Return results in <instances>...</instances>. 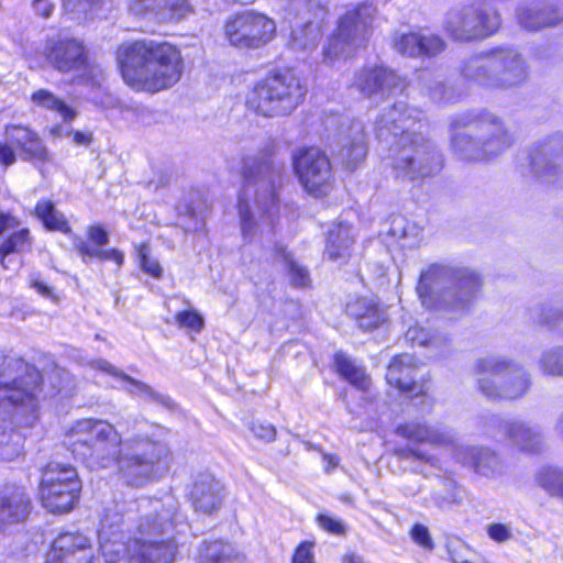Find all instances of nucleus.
<instances>
[{
  "mask_svg": "<svg viewBox=\"0 0 563 563\" xmlns=\"http://www.w3.org/2000/svg\"><path fill=\"white\" fill-rule=\"evenodd\" d=\"M321 36V23L319 21H308L291 31L289 44L297 51L312 49L318 45Z\"/></svg>",
  "mask_w": 563,
  "mask_h": 563,
  "instance_id": "4c0bfd02",
  "label": "nucleus"
},
{
  "mask_svg": "<svg viewBox=\"0 0 563 563\" xmlns=\"http://www.w3.org/2000/svg\"><path fill=\"white\" fill-rule=\"evenodd\" d=\"M198 563H243V559L232 544L216 540L202 543Z\"/></svg>",
  "mask_w": 563,
  "mask_h": 563,
  "instance_id": "c9c22d12",
  "label": "nucleus"
},
{
  "mask_svg": "<svg viewBox=\"0 0 563 563\" xmlns=\"http://www.w3.org/2000/svg\"><path fill=\"white\" fill-rule=\"evenodd\" d=\"M432 499L434 504L440 508H445L451 505H459L463 500L462 490L455 485L450 484L448 488V493L443 494L441 492H434L432 495Z\"/></svg>",
  "mask_w": 563,
  "mask_h": 563,
  "instance_id": "603ef678",
  "label": "nucleus"
},
{
  "mask_svg": "<svg viewBox=\"0 0 563 563\" xmlns=\"http://www.w3.org/2000/svg\"><path fill=\"white\" fill-rule=\"evenodd\" d=\"M461 71L465 79L488 89L515 88L528 78L527 62L514 46H496L472 56Z\"/></svg>",
  "mask_w": 563,
  "mask_h": 563,
  "instance_id": "6e6552de",
  "label": "nucleus"
},
{
  "mask_svg": "<svg viewBox=\"0 0 563 563\" xmlns=\"http://www.w3.org/2000/svg\"><path fill=\"white\" fill-rule=\"evenodd\" d=\"M334 365L336 372L342 375L350 384L361 390L368 389L371 385V378L365 373V369L356 365L345 353H335Z\"/></svg>",
  "mask_w": 563,
  "mask_h": 563,
  "instance_id": "e433bc0d",
  "label": "nucleus"
},
{
  "mask_svg": "<svg viewBox=\"0 0 563 563\" xmlns=\"http://www.w3.org/2000/svg\"><path fill=\"white\" fill-rule=\"evenodd\" d=\"M353 244L352 227L339 223L328 232L325 255L331 261L345 260L351 254Z\"/></svg>",
  "mask_w": 563,
  "mask_h": 563,
  "instance_id": "72a5a7b5",
  "label": "nucleus"
},
{
  "mask_svg": "<svg viewBox=\"0 0 563 563\" xmlns=\"http://www.w3.org/2000/svg\"><path fill=\"white\" fill-rule=\"evenodd\" d=\"M128 519L133 537L126 541V555L132 563H174L178 545L173 531L185 527V516L174 496L163 499L141 497L128 500Z\"/></svg>",
  "mask_w": 563,
  "mask_h": 563,
  "instance_id": "20e7f679",
  "label": "nucleus"
},
{
  "mask_svg": "<svg viewBox=\"0 0 563 563\" xmlns=\"http://www.w3.org/2000/svg\"><path fill=\"white\" fill-rule=\"evenodd\" d=\"M336 156L347 169H355L367 153L365 128L360 120L344 118L338 129Z\"/></svg>",
  "mask_w": 563,
  "mask_h": 563,
  "instance_id": "5701e85b",
  "label": "nucleus"
},
{
  "mask_svg": "<svg viewBox=\"0 0 563 563\" xmlns=\"http://www.w3.org/2000/svg\"><path fill=\"white\" fill-rule=\"evenodd\" d=\"M89 366L96 371L103 372L110 376L121 379L124 383L123 389L134 397L147 402H155L168 409L174 406L169 396L161 394L146 383L126 375L123 371L117 368L103 358L92 360L89 362Z\"/></svg>",
  "mask_w": 563,
  "mask_h": 563,
  "instance_id": "393cba45",
  "label": "nucleus"
},
{
  "mask_svg": "<svg viewBox=\"0 0 563 563\" xmlns=\"http://www.w3.org/2000/svg\"><path fill=\"white\" fill-rule=\"evenodd\" d=\"M64 8L74 13L87 14L97 7L101 0H62Z\"/></svg>",
  "mask_w": 563,
  "mask_h": 563,
  "instance_id": "bf43d9fd",
  "label": "nucleus"
},
{
  "mask_svg": "<svg viewBox=\"0 0 563 563\" xmlns=\"http://www.w3.org/2000/svg\"><path fill=\"white\" fill-rule=\"evenodd\" d=\"M119 60L124 81L134 89L157 92L181 76V56L169 43L135 41L122 46Z\"/></svg>",
  "mask_w": 563,
  "mask_h": 563,
  "instance_id": "39448f33",
  "label": "nucleus"
},
{
  "mask_svg": "<svg viewBox=\"0 0 563 563\" xmlns=\"http://www.w3.org/2000/svg\"><path fill=\"white\" fill-rule=\"evenodd\" d=\"M47 60L59 73H78L81 80L98 84L102 78L99 66L88 60L85 46L76 38H60L47 47Z\"/></svg>",
  "mask_w": 563,
  "mask_h": 563,
  "instance_id": "f3484780",
  "label": "nucleus"
},
{
  "mask_svg": "<svg viewBox=\"0 0 563 563\" xmlns=\"http://www.w3.org/2000/svg\"><path fill=\"white\" fill-rule=\"evenodd\" d=\"M16 162V154L7 140H0V165L8 168Z\"/></svg>",
  "mask_w": 563,
  "mask_h": 563,
  "instance_id": "680f3d73",
  "label": "nucleus"
},
{
  "mask_svg": "<svg viewBox=\"0 0 563 563\" xmlns=\"http://www.w3.org/2000/svg\"><path fill=\"white\" fill-rule=\"evenodd\" d=\"M537 366L545 376L563 378V345H554L543 350L538 358Z\"/></svg>",
  "mask_w": 563,
  "mask_h": 563,
  "instance_id": "ea45409f",
  "label": "nucleus"
},
{
  "mask_svg": "<svg viewBox=\"0 0 563 563\" xmlns=\"http://www.w3.org/2000/svg\"><path fill=\"white\" fill-rule=\"evenodd\" d=\"M23 448V439L19 432L11 430L0 441V461H12L18 457Z\"/></svg>",
  "mask_w": 563,
  "mask_h": 563,
  "instance_id": "09e8293b",
  "label": "nucleus"
},
{
  "mask_svg": "<svg viewBox=\"0 0 563 563\" xmlns=\"http://www.w3.org/2000/svg\"><path fill=\"white\" fill-rule=\"evenodd\" d=\"M31 100L37 107L56 111L65 121H70L76 117V112L49 90L40 89L33 92Z\"/></svg>",
  "mask_w": 563,
  "mask_h": 563,
  "instance_id": "79ce46f5",
  "label": "nucleus"
},
{
  "mask_svg": "<svg viewBox=\"0 0 563 563\" xmlns=\"http://www.w3.org/2000/svg\"><path fill=\"white\" fill-rule=\"evenodd\" d=\"M146 421L126 417L117 426L102 419L78 420L66 433L64 444L90 470L117 466L121 478L131 486L150 482L156 465L167 455L165 443L142 432Z\"/></svg>",
  "mask_w": 563,
  "mask_h": 563,
  "instance_id": "f257e3e1",
  "label": "nucleus"
},
{
  "mask_svg": "<svg viewBox=\"0 0 563 563\" xmlns=\"http://www.w3.org/2000/svg\"><path fill=\"white\" fill-rule=\"evenodd\" d=\"M481 287L475 271L434 263L421 272L417 292L426 308L457 318L470 310Z\"/></svg>",
  "mask_w": 563,
  "mask_h": 563,
  "instance_id": "423d86ee",
  "label": "nucleus"
},
{
  "mask_svg": "<svg viewBox=\"0 0 563 563\" xmlns=\"http://www.w3.org/2000/svg\"><path fill=\"white\" fill-rule=\"evenodd\" d=\"M426 126L424 113L404 101L386 109L375 122L376 137L388 146L394 176L401 181H421L442 169V155L423 134Z\"/></svg>",
  "mask_w": 563,
  "mask_h": 563,
  "instance_id": "f03ea898",
  "label": "nucleus"
},
{
  "mask_svg": "<svg viewBox=\"0 0 563 563\" xmlns=\"http://www.w3.org/2000/svg\"><path fill=\"white\" fill-rule=\"evenodd\" d=\"M376 8L372 3H361L340 19L336 32L323 48L324 60L332 63L350 57L356 48L363 46L369 34Z\"/></svg>",
  "mask_w": 563,
  "mask_h": 563,
  "instance_id": "f8f14e48",
  "label": "nucleus"
},
{
  "mask_svg": "<svg viewBox=\"0 0 563 563\" xmlns=\"http://www.w3.org/2000/svg\"><path fill=\"white\" fill-rule=\"evenodd\" d=\"M32 509V501L23 487L5 485L0 492V527L24 521Z\"/></svg>",
  "mask_w": 563,
  "mask_h": 563,
  "instance_id": "cd10ccee",
  "label": "nucleus"
},
{
  "mask_svg": "<svg viewBox=\"0 0 563 563\" xmlns=\"http://www.w3.org/2000/svg\"><path fill=\"white\" fill-rule=\"evenodd\" d=\"M420 228L404 216H395L391 219L388 234L398 241L404 242V246L416 244L420 235Z\"/></svg>",
  "mask_w": 563,
  "mask_h": 563,
  "instance_id": "37998d69",
  "label": "nucleus"
},
{
  "mask_svg": "<svg viewBox=\"0 0 563 563\" xmlns=\"http://www.w3.org/2000/svg\"><path fill=\"white\" fill-rule=\"evenodd\" d=\"M346 312L353 317L363 330H372L385 321V312L369 298H357L347 303Z\"/></svg>",
  "mask_w": 563,
  "mask_h": 563,
  "instance_id": "473e14b6",
  "label": "nucleus"
},
{
  "mask_svg": "<svg viewBox=\"0 0 563 563\" xmlns=\"http://www.w3.org/2000/svg\"><path fill=\"white\" fill-rule=\"evenodd\" d=\"M129 12L135 16L144 18L153 15L158 19L161 0H126Z\"/></svg>",
  "mask_w": 563,
  "mask_h": 563,
  "instance_id": "3c124183",
  "label": "nucleus"
},
{
  "mask_svg": "<svg viewBox=\"0 0 563 563\" xmlns=\"http://www.w3.org/2000/svg\"><path fill=\"white\" fill-rule=\"evenodd\" d=\"M223 32L230 45L241 49H256L274 38L276 24L267 15L247 10L229 18Z\"/></svg>",
  "mask_w": 563,
  "mask_h": 563,
  "instance_id": "ddd939ff",
  "label": "nucleus"
},
{
  "mask_svg": "<svg viewBox=\"0 0 563 563\" xmlns=\"http://www.w3.org/2000/svg\"><path fill=\"white\" fill-rule=\"evenodd\" d=\"M530 167L541 181L563 185V133L555 132L533 143Z\"/></svg>",
  "mask_w": 563,
  "mask_h": 563,
  "instance_id": "aec40b11",
  "label": "nucleus"
},
{
  "mask_svg": "<svg viewBox=\"0 0 563 563\" xmlns=\"http://www.w3.org/2000/svg\"><path fill=\"white\" fill-rule=\"evenodd\" d=\"M451 130L452 151L464 161L489 159L512 144L503 120L486 110L456 115L451 122Z\"/></svg>",
  "mask_w": 563,
  "mask_h": 563,
  "instance_id": "0eeeda50",
  "label": "nucleus"
},
{
  "mask_svg": "<svg viewBox=\"0 0 563 563\" xmlns=\"http://www.w3.org/2000/svg\"><path fill=\"white\" fill-rule=\"evenodd\" d=\"M32 239L29 229H21L11 233L0 244V263L9 269L16 267V260L11 257L14 254H22L31 250Z\"/></svg>",
  "mask_w": 563,
  "mask_h": 563,
  "instance_id": "f704fd0d",
  "label": "nucleus"
},
{
  "mask_svg": "<svg viewBox=\"0 0 563 563\" xmlns=\"http://www.w3.org/2000/svg\"><path fill=\"white\" fill-rule=\"evenodd\" d=\"M294 170L303 188L314 197L327 196L333 184L328 156L317 147L301 148L292 156Z\"/></svg>",
  "mask_w": 563,
  "mask_h": 563,
  "instance_id": "dca6fc26",
  "label": "nucleus"
},
{
  "mask_svg": "<svg viewBox=\"0 0 563 563\" xmlns=\"http://www.w3.org/2000/svg\"><path fill=\"white\" fill-rule=\"evenodd\" d=\"M351 87L364 98L377 102L401 92L406 84L405 79L391 68L374 65L357 70L353 76Z\"/></svg>",
  "mask_w": 563,
  "mask_h": 563,
  "instance_id": "412c9836",
  "label": "nucleus"
},
{
  "mask_svg": "<svg viewBox=\"0 0 563 563\" xmlns=\"http://www.w3.org/2000/svg\"><path fill=\"white\" fill-rule=\"evenodd\" d=\"M19 227V221L10 213L0 212V236Z\"/></svg>",
  "mask_w": 563,
  "mask_h": 563,
  "instance_id": "774afa93",
  "label": "nucleus"
},
{
  "mask_svg": "<svg viewBox=\"0 0 563 563\" xmlns=\"http://www.w3.org/2000/svg\"><path fill=\"white\" fill-rule=\"evenodd\" d=\"M66 489L64 488V485L60 484V485H57V488H56V496H54L53 498V505L52 506H44L49 512H53V514H64V512H67L69 511L70 509H73L74 505H68V506H60L59 507V496L62 494H64Z\"/></svg>",
  "mask_w": 563,
  "mask_h": 563,
  "instance_id": "338daca9",
  "label": "nucleus"
},
{
  "mask_svg": "<svg viewBox=\"0 0 563 563\" xmlns=\"http://www.w3.org/2000/svg\"><path fill=\"white\" fill-rule=\"evenodd\" d=\"M394 47L409 57H433L442 53L446 44L438 34L418 31L400 35L395 40Z\"/></svg>",
  "mask_w": 563,
  "mask_h": 563,
  "instance_id": "bb28decb",
  "label": "nucleus"
},
{
  "mask_svg": "<svg viewBox=\"0 0 563 563\" xmlns=\"http://www.w3.org/2000/svg\"><path fill=\"white\" fill-rule=\"evenodd\" d=\"M276 144L268 140L256 154L242 159L243 186L238 209L241 231L245 240H252L258 229L273 233L279 212V194L284 178V162L278 159Z\"/></svg>",
  "mask_w": 563,
  "mask_h": 563,
  "instance_id": "7ed1b4c3",
  "label": "nucleus"
},
{
  "mask_svg": "<svg viewBox=\"0 0 563 563\" xmlns=\"http://www.w3.org/2000/svg\"><path fill=\"white\" fill-rule=\"evenodd\" d=\"M57 555L67 558V555H77L81 562L92 560V549L90 539L78 531L60 532L52 544L48 556Z\"/></svg>",
  "mask_w": 563,
  "mask_h": 563,
  "instance_id": "2f4dec72",
  "label": "nucleus"
},
{
  "mask_svg": "<svg viewBox=\"0 0 563 563\" xmlns=\"http://www.w3.org/2000/svg\"><path fill=\"white\" fill-rule=\"evenodd\" d=\"M406 339L412 344L433 349L439 353L451 343L448 335L419 325L410 327L406 332Z\"/></svg>",
  "mask_w": 563,
  "mask_h": 563,
  "instance_id": "58836bf2",
  "label": "nucleus"
},
{
  "mask_svg": "<svg viewBox=\"0 0 563 563\" xmlns=\"http://www.w3.org/2000/svg\"><path fill=\"white\" fill-rule=\"evenodd\" d=\"M253 434L265 442H272L276 438V429L271 423L256 422L251 428Z\"/></svg>",
  "mask_w": 563,
  "mask_h": 563,
  "instance_id": "052dcab7",
  "label": "nucleus"
},
{
  "mask_svg": "<svg viewBox=\"0 0 563 563\" xmlns=\"http://www.w3.org/2000/svg\"><path fill=\"white\" fill-rule=\"evenodd\" d=\"M307 89L291 71L260 80L246 96V107L267 118L288 115L303 101Z\"/></svg>",
  "mask_w": 563,
  "mask_h": 563,
  "instance_id": "1a4fd4ad",
  "label": "nucleus"
},
{
  "mask_svg": "<svg viewBox=\"0 0 563 563\" xmlns=\"http://www.w3.org/2000/svg\"><path fill=\"white\" fill-rule=\"evenodd\" d=\"M530 316L538 324L563 331V310L542 303L532 308Z\"/></svg>",
  "mask_w": 563,
  "mask_h": 563,
  "instance_id": "c03bdc74",
  "label": "nucleus"
},
{
  "mask_svg": "<svg viewBox=\"0 0 563 563\" xmlns=\"http://www.w3.org/2000/svg\"><path fill=\"white\" fill-rule=\"evenodd\" d=\"M500 22V15L496 11L478 10L474 5H457L446 13L444 29L453 40L468 42L494 34Z\"/></svg>",
  "mask_w": 563,
  "mask_h": 563,
  "instance_id": "4468645a",
  "label": "nucleus"
},
{
  "mask_svg": "<svg viewBox=\"0 0 563 563\" xmlns=\"http://www.w3.org/2000/svg\"><path fill=\"white\" fill-rule=\"evenodd\" d=\"M76 250L81 256L84 262H87L91 258H98L100 254V247L99 246H90L85 241H80L76 244Z\"/></svg>",
  "mask_w": 563,
  "mask_h": 563,
  "instance_id": "69168bd1",
  "label": "nucleus"
},
{
  "mask_svg": "<svg viewBox=\"0 0 563 563\" xmlns=\"http://www.w3.org/2000/svg\"><path fill=\"white\" fill-rule=\"evenodd\" d=\"M161 10L158 20L180 21L194 13V8L189 0H161Z\"/></svg>",
  "mask_w": 563,
  "mask_h": 563,
  "instance_id": "a18cd8bd",
  "label": "nucleus"
},
{
  "mask_svg": "<svg viewBox=\"0 0 563 563\" xmlns=\"http://www.w3.org/2000/svg\"><path fill=\"white\" fill-rule=\"evenodd\" d=\"M128 500L114 503L104 509L100 520L99 543L101 554L107 563H118L126 554L124 533H132V522L128 519Z\"/></svg>",
  "mask_w": 563,
  "mask_h": 563,
  "instance_id": "a211bd4d",
  "label": "nucleus"
},
{
  "mask_svg": "<svg viewBox=\"0 0 563 563\" xmlns=\"http://www.w3.org/2000/svg\"><path fill=\"white\" fill-rule=\"evenodd\" d=\"M317 521L322 529L332 534L341 536L345 533V525L338 518L328 515H319Z\"/></svg>",
  "mask_w": 563,
  "mask_h": 563,
  "instance_id": "4d7b16f0",
  "label": "nucleus"
},
{
  "mask_svg": "<svg viewBox=\"0 0 563 563\" xmlns=\"http://www.w3.org/2000/svg\"><path fill=\"white\" fill-rule=\"evenodd\" d=\"M410 536L412 540L426 550H432L434 547L433 540L429 532V529L420 523H416L411 530Z\"/></svg>",
  "mask_w": 563,
  "mask_h": 563,
  "instance_id": "5fc2aeb1",
  "label": "nucleus"
},
{
  "mask_svg": "<svg viewBox=\"0 0 563 563\" xmlns=\"http://www.w3.org/2000/svg\"><path fill=\"white\" fill-rule=\"evenodd\" d=\"M488 537L496 542H506L512 539L511 528L504 523H490L487 526Z\"/></svg>",
  "mask_w": 563,
  "mask_h": 563,
  "instance_id": "13d9d810",
  "label": "nucleus"
},
{
  "mask_svg": "<svg viewBox=\"0 0 563 563\" xmlns=\"http://www.w3.org/2000/svg\"><path fill=\"white\" fill-rule=\"evenodd\" d=\"M64 485L66 489L59 496V507L75 505L81 488L76 468L69 464L57 462L48 463L42 473L40 496L43 506H52L53 498L56 496L57 485Z\"/></svg>",
  "mask_w": 563,
  "mask_h": 563,
  "instance_id": "4be33fe9",
  "label": "nucleus"
},
{
  "mask_svg": "<svg viewBox=\"0 0 563 563\" xmlns=\"http://www.w3.org/2000/svg\"><path fill=\"white\" fill-rule=\"evenodd\" d=\"M88 238L99 247L109 242V235L101 225H91L88 230Z\"/></svg>",
  "mask_w": 563,
  "mask_h": 563,
  "instance_id": "0e129e2a",
  "label": "nucleus"
},
{
  "mask_svg": "<svg viewBox=\"0 0 563 563\" xmlns=\"http://www.w3.org/2000/svg\"><path fill=\"white\" fill-rule=\"evenodd\" d=\"M479 390L489 399H516L531 385L530 374L522 366L499 355H487L475 363Z\"/></svg>",
  "mask_w": 563,
  "mask_h": 563,
  "instance_id": "9d476101",
  "label": "nucleus"
},
{
  "mask_svg": "<svg viewBox=\"0 0 563 563\" xmlns=\"http://www.w3.org/2000/svg\"><path fill=\"white\" fill-rule=\"evenodd\" d=\"M139 255L141 258L142 269L155 278H161L163 273L161 264L158 263V261L150 256L148 247L146 245H141V247L139 249Z\"/></svg>",
  "mask_w": 563,
  "mask_h": 563,
  "instance_id": "864d4df0",
  "label": "nucleus"
},
{
  "mask_svg": "<svg viewBox=\"0 0 563 563\" xmlns=\"http://www.w3.org/2000/svg\"><path fill=\"white\" fill-rule=\"evenodd\" d=\"M285 266L289 282L295 287H306L310 284L309 272L299 265L290 254H284Z\"/></svg>",
  "mask_w": 563,
  "mask_h": 563,
  "instance_id": "8fccbe9b",
  "label": "nucleus"
},
{
  "mask_svg": "<svg viewBox=\"0 0 563 563\" xmlns=\"http://www.w3.org/2000/svg\"><path fill=\"white\" fill-rule=\"evenodd\" d=\"M454 456L463 465L486 477H493L503 472L499 456L485 448L459 445L455 446Z\"/></svg>",
  "mask_w": 563,
  "mask_h": 563,
  "instance_id": "7c9ffc66",
  "label": "nucleus"
},
{
  "mask_svg": "<svg viewBox=\"0 0 563 563\" xmlns=\"http://www.w3.org/2000/svg\"><path fill=\"white\" fill-rule=\"evenodd\" d=\"M35 213L49 230L68 232L70 230L65 216L58 211L49 200H41L36 203Z\"/></svg>",
  "mask_w": 563,
  "mask_h": 563,
  "instance_id": "a19ab883",
  "label": "nucleus"
},
{
  "mask_svg": "<svg viewBox=\"0 0 563 563\" xmlns=\"http://www.w3.org/2000/svg\"><path fill=\"white\" fill-rule=\"evenodd\" d=\"M175 319L180 327H185L197 332H199L203 325L202 318L197 312L194 311L178 312Z\"/></svg>",
  "mask_w": 563,
  "mask_h": 563,
  "instance_id": "6e6d98bb",
  "label": "nucleus"
},
{
  "mask_svg": "<svg viewBox=\"0 0 563 563\" xmlns=\"http://www.w3.org/2000/svg\"><path fill=\"white\" fill-rule=\"evenodd\" d=\"M539 485L551 496L563 500V471L558 468H544L538 475Z\"/></svg>",
  "mask_w": 563,
  "mask_h": 563,
  "instance_id": "de8ad7c7",
  "label": "nucleus"
},
{
  "mask_svg": "<svg viewBox=\"0 0 563 563\" xmlns=\"http://www.w3.org/2000/svg\"><path fill=\"white\" fill-rule=\"evenodd\" d=\"M312 544L303 542L298 545L292 556V563H313Z\"/></svg>",
  "mask_w": 563,
  "mask_h": 563,
  "instance_id": "e2e57ef3",
  "label": "nucleus"
},
{
  "mask_svg": "<svg viewBox=\"0 0 563 563\" xmlns=\"http://www.w3.org/2000/svg\"><path fill=\"white\" fill-rule=\"evenodd\" d=\"M5 140L20 153L23 161L44 163L49 161V153L36 132L26 125L7 124L4 126Z\"/></svg>",
  "mask_w": 563,
  "mask_h": 563,
  "instance_id": "a878e982",
  "label": "nucleus"
},
{
  "mask_svg": "<svg viewBox=\"0 0 563 563\" xmlns=\"http://www.w3.org/2000/svg\"><path fill=\"white\" fill-rule=\"evenodd\" d=\"M419 84L434 101L440 102L451 99V89L442 80L434 78L428 71H423L419 76Z\"/></svg>",
  "mask_w": 563,
  "mask_h": 563,
  "instance_id": "49530a36",
  "label": "nucleus"
},
{
  "mask_svg": "<svg viewBox=\"0 0 563 563\" xmlns=\"http://www.w3.org/2000/svg\"><path fill=\"white\" fill-rule=\"evenodd\" d=\"M190 499L196 511L210 515L222 505L223 486L212 474L201 473L194 482Z\"/></svg>",
  "mask_w": 563,
  "mask_h": 563,
  "instance_id": "c85d7f7f",
  "label": "nucleus"
},
{
  "mask_svg": "<svg viewBox=\"0 0 563 563\" xmlns=\"http://www.w3.org/2000/svg\"><path fill=\"white\" fill-rule=\"evenodd\" d=\"M415 371L416 364L411 354L397 355L387 367L386 380L390 386L408 393L411 397L422 395L426 391L422 385L415 382Z\"/></svg>",
  "mask_w": 563,
  "mask_h": 563,
  "instance_id": "c756f323",
  "label": "nucleus"
},
{
  "mask_svg": "<svg viewBox=\"0 0 563 563\" xmlns=\"http://www.w3.org/2000/svg\"><path fill=\"white\" fill-rule=\"evenodd\" d=\"M484 430L488 437L506 440L525 453H540L544 448L541 429L522 420H506L492 415L484 418Z\"/></svg>",
  "mask_w": 563,
  "mask_h": 563,
  "instance_id": "6ab92c4d",
  "label": "nucleus"
},
{
  "mask_svg": "<svg viewBox=\"0 0 563 563\" xmlns=\"http://www.w3.org/2000/svg\"><path fill=\"white\" fill-rule=\"evenodd\" d=\"M520 26L528 31L553 27L563 21V0H533L517 9Z\"/></svg>",
  "mask_w": 563,
  "mask_h": 563,
  "instance_id": "b1692460",
  "label": "nucleus"
},
{
  "mask_svg": "<svg viewBox=\"0 0 563 563\" xmlns=\"http://www.w3.org/2000/svg\"><path fill=\"white\" fill-rule=\"evenodd\" d=\"M396 434L410 442L405 446L395 449V455L399 460L407 461L413 459L428 463L433 467H439V460L423 450L418 449L416 444L429 443L433 446H446L454 441V434L451 431L433 428L417 421L399 424L396 429Z\"/></svg>",
  "mask_w": 563,
  "mask_h": 563,
  "instance_id": "2eb2a0df",
  "label": "nucleus"
},
{
  "mask_svg": "<svg viewBox=\"0 0 563 563\" xmlns=\"http://www.w3.org/2000/svg\"><path fill=\"white\" fill-rule=\"evenodd\" d=\"M41 382V373L33 365L21 358H0V410L22 406L34 411Z\"/></svg>",
  "mask_w": 563,
  "mask_h": 563,
  "instance_id": "9b49d317",
  "label": "nucleus"
}]
</instances>
